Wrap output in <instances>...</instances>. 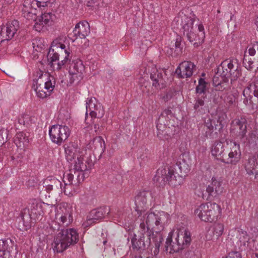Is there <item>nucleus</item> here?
Wrapping results in <instances>:
<instances>
[{"label":"nucleus","instance_id":"24","mask_svg":"<svg viewBox=\"0 0 258 258\" xmlns=\"http://www.w3.org/2000/svg\"><path fill=\"white\" fill-rule=\"evenodd\" d=\"M90 32V25L86 21L80 22L77 23L73 33L76 38L84 39L87 36Z\"/></svg>","mask_w":258,"mask_h":258},{"label":"nucleus","instance_id":"39","mask_svg":"<svg viewBox=\"0 0 258 258\" xmlns=\"http://www.w3.org/2000/svg\"><path fill=\"white\" fill-rule=\"evenodd\" d=\"M207 83L204 79L200 78L198 80V85L196 87V93L202 94L206 92Z\"/></svg>","mask_w":258,"mask_h":258},{"label":"nucleus","instance_id":"25","mask_svg":"<svg viewBox=\"0 0 258 258\" xmlns=\"http://www.w3.org/2000/svg\"><path fill=\"white\" fill-rule=\"evenodd\" d=\"M104 216L103 209H97L92 210L87 216V220L83 223L84 228L88 227L101 219Z\"/></svg>","mask_w":258,"mask_h":258},{"label":"nucleus","instance_id":"64","mask_svg":"<svg viewBox=\"0 0 258 258\" xmlns=\"http://www.w3.org/2000/svg\"><path fill=\"white\" fill-rule=\"evenodd\" d=\"M254 1L256 2L258 4V0H254Z\"/></svg>","mask_w":258,"mask_h":258},{"label":"nucleus","instance_id":"45","mask_svg":"<svg viewBox=\"0 0 258 258\" xmlns=\"http://www.w3.org/2000/svg\"><path fill=\"white\" fill-rule=\"evenodd\" d=\"M215 76L213 77V83L215 85H220L221 84V82L222 81H223L224 80V78H227L226 77H222L221 76L220 74H219L218 75L217 74V68L216 69H215Z\"/></svg>","mask_w":258,"mask_h":258},{"label":"nucleus","instance_id":"35","mask_svg":"<svg viewBox=\"0 0 258 258\" xmlns=\"http://www.w3.org/2000/svg\"><path fill=\"white\" fill-rule=\"evenodd\" d=\"M100 103L98 101V100L95 97H90L88 98L86 101V118L85 121L87 124H90V122H87V117L88 116V112H91L94 109V108L97 106L98 104Z\"/></svg>","mask_w":258,"mask_h":258},{"label":"nucleus","instance_id":"2","mask_svg":"<svg viewBox=\"0 0 258 258\" xmlns=\"http://www.w3.org/2000/svg\"><path fill=\"white\" fill-rule=\"evenodd\" d=\"M141 220L142 222L140 224V228L142 232H148L150 228H151L155 231V234L159 233L168 223L170 215L164 211H160L156 214L151 212L146 213Z\"/></svg>","mask_w":258,"mask_h":258},{"label":"nucleus","instance_id":"1","mask_svg":"<svg viewBox=\"0 0 258 258\" xmlns=\"http://www.w3.org/2000/svg\"><path fill=\"white\" fill-rule=\"evenodd\" d=\"M194 19L188 17L183 12H180L175 17L173 23H175L177 28L180 26L183 35L195 47H198L204 42L205 38L204 27L203 24L198 25L199 33L196 34L194 27Z\"/></svg>","mask_w":258,"mask_h":258},{"label":"nucleus","instance_id":"51","mask_svg":"<svg viewBox=\"0 0 258 258\" xmlns=\"http://www.w3.org/2000/svg\"><path fill=\"white\" fill-rule=\"evenodd\" d=\"M93 142L99 143L101 148L103 147L104 148L105 142L101 137H96L94 139Z\"/></svg>","mask_w":258,"mask_h":258},{"label":"nucleus","instance_id":"47","mask_svg":"<svg viewBox=\"0 0 258 258\" xmlns=\"http://www.w3.org/2000/svg\"><path fill=\"white\" fill-rule=\"evenodd\" d=\"M225 101L227 105H228L229 106H230L233 105L235 103V97L232 94L229 95L225 99Z\"/></svg>","mask_w":258,"mask_h":258},{"label":"nucleus","instance_id":"15","mask_svg":"<svg viewBox=\"0 0 258 258\" xmlns=\"http://www.w3.org/2000/svg\"><path fill=\"white\" fill-rule=\"evenodd\" d=\"M247 124V120L245 116L241 115L237 117L231 121L230 133L242 139L246 137Z\"/></svg>","mask_w":258,"mask_h":258},{"label":"nucleus","instance_id":"32","mask_svg":"<svg viewBox=\"0 0 258 258\" xmlns=\"http://www.w3.org/2000/svg\"><path fill=\"white\" fill-rule=\"evenodd\" d=\"M150 78L152 80V85L155 87L159 86L160 84L163 85L164 81L161 71L154 69L150 74Z\"/></svg>","mask_w":258,"mask_h":258},{"label":"nucleus","instance_id":"53","mask_svg":"<svg viewBox=\"0 0 258 258\" xmlns=\"http://www.w3.org/2000/svg\"><path fill=\"white\" fill-rule=\"evenodd\" d=\"M239 253L240 252L238 251H231L229 253L227 258H237Z\"/></svg>","mask_w":258,"mask_h":258},{"label":"nucleus","instance_id":"3","mask_svg":"<svg viewBox=\"0 0 258 258\" xmlns=\"http://www.w3.org/2000/svg\"><path fill=\"white\" fill-rule=\"evenodd\" d=\"M66 158L71 164L70 171H85L87 170L86 162H84L83 150L77 143L70 142L64 146Z\"/></svg>","mask_w":258,"mask_h":258},{"label":"nucleus","instance_id":"37","mask_svg":"<svg viewBox=\"0 0 258 258\" xmlns=\"http://www.w3.org/2000/svg\"><path fill=\"white\" fill-rule=\"evenodd\" d=\"M89 114L92 119L102 117L104 114V110L102 105L100 103L98 104Z\"/></svg>","mask_w":258,"mask_h":258},{"label":"nucleus","instance_id":"7","mask_svg":"<svg viewBox=\"0 0 258 258\" xmlns=\"http://www.w3.org/2000/svg\"><path fill=\"white\" fill-rule=\"evenodd\" d=\"M217 74L222 77L230 78L231 81L236 80L241 75L240 68L236 58L226 59L217 68Z\"/></svg>","mask_w":258,"mask_h":258},{"label":"nucleus","instance_id":"20","mask_svg":"<svg viewBox=\"0 0 258 258\" xmlns=\"http://www.w3.org/2000/svg\"><path fill=\"white\" fill-rule=\"evenodd\" d=\"M196 66L193 62L188 61L182 62L177 67L175 73L180 78L190 77L193 74Z\"/></svg>","mask_w":258,"mask_h":258},{"label":"nucleus","instance_id":"63","mask_svg":"<svg viewBox=\"0 0 258 258\" xmlns=\"http://www.w3.org/2000/svg\"><path fill=\"white\" fill-rule=\"evenodd\" d=\"M106 241H103V244H105L106 243Z\"/></svg>","mask_w":258,"mask_h":258},{"label":"nucleus","instance_id":"54","mask_svg":"<svg viewBox=\"0 0 258 258\" xmlns=\"http://www.w3.org/2000/svg\"><path fill=\"white\" fill-rule=\"evenodd\" d=\"M88 7H92L96 0H85Z\"/></svg>","mask_w":258,"mask_h":258},{"label":"nucleus","instance_id":"17","mask_svg":"<svg viewBox=\"0 0 258 258\" xmlns=\"http://www.w3.org/2000/svg\"><path fill=\"white\" fill-rule=\"evenodd\" d=\"M85 70V67L80 59L73 60L69 66V82L73 83L82 78V74Z\"/></svg>","mask_w":258,"mask_h":258},{"label":"nucleus","instance_id":"43","mask_svg":"<svg viewBox=\"0 0 258 258\" xmlns=\"http://www.w3.org/2000/svg\"><path fill=\"white\" fill-rule=\"evenodd\" d=\"M253 160H249L248 164L245 166V170L248 175L253 174V170L256 168Z\"/></svg>","mask_w":258,"mask_h":258},{"label":"nucleus","instance_id":"13","mask_svg":"<svg viewBox=\"0 0 258 258\" xmlns=\"http://www.w3.org/2000/svg\"><path fill=\"white\" fill-rule=\"evenodd\" d=\"M226 154L222 157V161L226 164L236 165L241 158V152L240 145L235 142L230 141L227 143Z\"/></svg>","mask_w":258,"mask_h":258},{"label":"nucleus","instance_id":"4","mask_svg":"<svg viewBox=\"0 0 258 258\" xmlns=\"http://www.w3.org/2000/svg\"><path fill=\"white\" fill-rule=\"evenodd\" d=\"M77 231L74 228L61 230L54 237L52 245L57 252H62L75 245L79 241Z\"/></svg>","mask_w":258,"mask_h":258},{"label":"nucleus","instance_id":"40","mask_svg":"<svg viewBox=\"0 0 258 258\" xmlns=\"http://www.w3.org/2000/svg\"><path fill=\"white\" fill-rule=\"evenodd\" d=\"M243 64L244 67L248 70H251L253 68V60L249 58V55H247L246 53L243 57Z\"/></svg>","mask_w":258,"mask_h":258},{"label":"nucleus","instance_id":"34","mask_svg":"<svg viewBox=\"0 0 258 258\" xmlns=\"http://www.w3.org/2000/svg\"><path fill=\"white\" fill-rule=\"evenodd\" d=\"M215 117L217 122V124H215V120H214L213 121V123L215 125V130L220 132L224 127L227 115L224 113L220 112L218 113Z\"/></svg>","mask_w":258,"mask_h":258},{"label":"nucleus","instance_id":"55","mask_svg":"<svg viewBox=\"0 0 258 258\" xmlns=\"http://www.w3.org/2000/svg\"><path fill=\"white\" fill-rule=\"evenodd\" d=\"M176 167H177L179 169L181 173L183 171L181 163H177L176 164Z\"/></svg>","mask_w":258,"mask_h":258},{"label":"nucleus","instance_id":"28","mask_svg":"<svg viewBox=\"0 0 258 258\" xmlns=\"http://www.w3.org/2000/svg\"><path fill=\"white\" fill-rule=\"evenodd\" d=\"M150 239L152 244L149 247L151 248V250H152V247H154L153 253L156 256L159 252L160 246L163 241V238L160 233L154 234V232H152L150 235Z\"/></svg>","mask_w":258,"mask_h":258},{"label":"nucleus","instance_id":"41","mask_svg":"<svg viewBox=\"0 0 258 258\" xmlns=\"http://www.w3.org/2000/svg\"><path fill=\"white\" fill-rule=\"evenodd\" d=\"M24 230H27L31 228V218L29 215H22L21 217Z\"/></svg>","mask_w":258,"mask_h":258},{"label":"nucleus","instance_id":"10","mask_svg":"<svg viewBox=\"0 0 258 258\" xmlns=\"http://www.w3.org/2000/svg\"><path fill=\"white\" fill-rule=\"evenodd\" d=\"M40 78L34 84V89L38 98L44 99L49 96L54 90L55 82L53 77L50 76L45 81Z\"/></svg>","mask_w":258,"mask_h":258},{"label":"nucleus","instance_id":"50","mask_svg":"<svg viewBox=\"0 0 258 258\" xmlns=\"http://www.w3.org/2000/svg\"><path fill=\"white\" fill-rule=\"evenodd\" d=\"M172 113L171 110L169 109H165L161 113L160 116L159 117V120H162V118H166L168 117V115H171Z\"/></svg>","mask_w":258,"mask_h":258},{"label":"nucleus","instance_id":"59","mask_svg":"<svg viewBox=\"0 0 258 258\" xmlns=\"http://www.w3.org/2000/svg\"><path fill=\"white\" fill-rule=\"evenodd\" d=\"M256 165H258V154L257 156V158L256 159Z\"/></svg>","mask_w":258,"mask_h":258},{"label":"nucleus","instance_id":"48","mask_svg":"<svg viewBox=\"0 0 258 258\" xmlns=\"http://www.w3.org/2000/svg\"><path fill=\"white\" fill-rule=\"evenodd\" d=\"M204 105V101L202 98H197L194 105V108L196 110H200V108Z\"/></svg>","mask_w":258,"mask_h":258},{"label":"nucleus","instance_id":"56","mask_svg":"<svg viewBox=\"0 0 258 258\" xmlns=\"http://www.w3.org/2000/svg\"><path fill=\"white\" fill-rule=\"evenodd\" d=\"M53 188V186L52 185H47L46 189L47 191H49L51 190Z\"/></svg>","mask_w":258,"mask_h":258},{"label":"nucleus","instance_id":"30","mask_svg":"<svg viewBox=\"0 0 258 258\" xmlns=\"http://www.w3.org/2000/svg\"><path fill=\"white\" fill-rule=\"evenodd\" d=\"M177 244L175 242V237L174 235V232L170 231L168 235V237L166 241L165 248L167 252L170 253H173L175 252H178L180 250H176L175 249L174 245Z\"/></svg>","mask_w":258,"mask_h":258},{"label":"nucleus","instance_id":"27","mask_svg":"<svg viewBox=\"0 0 258 258\" xmlns=\"http://www.w3.org/2000/svg\"><path fill=\"white\" fill-rule=\"evenodd\" d=\"M167 53L172 56L176 57L182 52L181 46V38L177 37L176 39L171 42L170 47L167 50Z\"/></svg>","mask_w":258,"mask_h":258},{"label":"nucleus","instance_id":"46","mask_svg":"<svg viewBox=\"0 0 258 258\" xmlns=\"http://www.w3.org/2000/svg\"><path fill=\"white\" fill-rule=\"evenodd\" d=\"M7 132L5 130H0V146L3 145L6 142Z\"/></svg>","mask_w":258,"mask_h":258},{"label":"nucleus","instance_id":"21","mask_svg":"<svg viewBox=\"0 0 258 258\" xmlns=\"http://www.w3.org/2000/svg\"><path fill=\"white\" fill-rule=\"evenodd\" d=\"M54 15L51 13H45L40 17L35 19L34 28L38 32H40L46 29L47 26L52 22Z\"/></svg>","mask_w":258,"mask_h":258},{"label":"nucleus","instance_id":"11","mask_svg":"<svg viewBox=\"0 0 258 258\" xmlns=\"http://www.w3.org/2000/svg\"><path fill=\"white\" fill-rule=\"evenodd\" d=\"M64 52L66 54L65 57L61 61H58L57 63V70H59L61 67L70 61L68 57L69 52L66 49V45L62 43H56L54 44V42L52 44L48 52L47 57L48 60H50L52 65L54 62L58 61L59 58V53Z\"/></svg>","mask_w":258,"mask_h":258},{"label":"nucleus","instance_id":"44","mask_svg":"<svg viewBox=\"0 0 258 258\" xmlns=\"http://www.w3.org/2000/svg\"><path fill=\"white\" fill-rule=\"evenodd\" d=\"M30 119V116L28 114H21L18 118V122L20 124H23L24 125L28 123Z\"/></svg>","mask_w":258,"mask_h":258},{"label":"nucleus","instance_id":"52","mask_svg":"<svg viewBox=\"0 0 258 258\" xmlns=\"http://www.w3.org/2000/svg\"><path fill=\"white\" fill-rule=\"evenodd\" d=\"M11 252L0 251V258H11Z\"/></svg>","mask_w":258,"mask_h":258},{"label":"nucleus","instance_id":"42","mask_svg":"<svg viewBox=\"0 0 258 258\" xmlns=\"http://www.w3.org/2000/svg\"><path fill=\"white\" fill-rule=\"evenodd\" d=\"M248 52L249 56H254L256 54V56L254 59L258 61V43L254 44L253 47H250L248 50Z\"/></svg>","mask_w":258,"mask_h":258},{"label":"nucleus","instance_id":"8","mask_svg":"<svg viewBox=\"0 0 258 258\" xmlns=\"http://www.w3.org/2000/svg\"><path fill=\"white\" fill-rule=\"evenodd\" d=\"M154 181L161 184L168 182L173 186H177L182 183L183 178L172 168H169L168 171L165 168H159L154 177Z\"/></svg>","mask_w":258,"mask_h":258},{"label":"nucleus","instance_id":"9","mask_svg":"<svg viewBox=\"0 0 258 258\" xmlns=\"http://www.w3.org/2000/svg\"><path fill=\"white\" fill-rule=\"evenodd\" d=\"M49 2L38 0H25L22 9L24 16L27 19L35 18V16L48 7Z\"/></svg>","mask_w":258,"mask_h":258},{"label":"nucleus","instance_id":"23","mask_svg":"<svg viewBox=\"0 0 258 258\" xmlns=\"http://www.w3.org/2000/svg\"><path fill=\"white\" fill-rule=\"evenodd\" d=\"M222 184V181L220 178L213 177L211 179V184L206 188V191L212 197L219 196L223 192L224 189Z\"/></svg>","mask_w":258,"mask_h":258},{"label":"nucleus","instance_id":"31","mask_svg":"<svg viewBox=\"0 0 258 258\" xmlns=\"http://www.w3.org/2000/svg\"><path fill=\"white\" fill-rule=\"evenodd\" d=\"M29 139L24 132L18 133L15 138V143L17 147L25 148L28 146Z\"/></svg>","mask_w":258,"mask_h":258},{"label":"nucleus","instance_id":"57","mask_svg":"<svg viewBox=\"0 0 258 258\" xmlns=\"http://www.w3.org/2000/svg\"><path fill=\"white\" fill-rule=\"evenodd\" d=\"M254 178L258 179V172H256L254 176Z\"/></svg>","mask_w":258,"mask_h":258},{"label":"nucleus","instance_id":"16","mask_svg":"<svg viewBox=\"0 0 258 258\" xmlns=\"http://www.w3.org/2000/svg\"><path fill=\"white\" fill-rule=\"evenodd\" d=\"M174 235L175 242L177 243L174 247L176 250H181L189 245L191 240V234L186 228L177 229Z\"/></svg>","mask_w":258,"mask_h":258},{"label":"nucleus","instance_id":"14","mask_svg":"<svg viewBox=\"0 0 258 258\" xmlns=\"http://www.w3.org/2000/svg\"><path fill=\"white\" fill-rule=\"evenodd\" d=\"M71 131L66 125L56 124L52 125L49 130V135L51 141L60 145L70 136Z\"/></svg>","mask_w":258,"mask_h":258},{"label":"nucleus","instance_id":"22","mask_svg":"<svg viewBox=\"0 0 258 258\" xmlns=\"http://www.w3.org/2000/svg\"><path fill=\"white\" fill-rule=\"evenodd\" d=\"M149 194L147 191L140 192L135 198L136 211L139 215H142L148 209V197Z\"/></svg>","mask_w":258,"mask_h":258},{"label":"nucleus","instance_id":"33","mask_svg":"<svg viewBox=\"0 0 258 258\" xmlns=\"http://www.w3.org/2000/svg\"><path fill=\"white\" fill-rule=\"evenodd\" d=\"M224 150L223 144L220 142H217L212 147L211 153L213 156L217 157V159L222 161Z\"/></svg>","mask_w":258,"mask_h":258},{"label":"nucleus","instance_id":"58","mask_svg":"<svg viewBox=\"0 0 258 258\" xmlns=\"http://www.w3.org/2000/svg\"><path fill=\"white\" fill-rule=\"evenodd\" d=\"M55 180V182L56 183H58V184H59L60 185H61V183H60V182L59 180Z\"/></svg>","mask_w":258,"mask_h":258},{"label":"nucleus","instance_id":"6","mask_svg":"<svg viewBox=\"0 0 258 258\" xmlns=\"http://www.w3.org/2000/svg\"><path fill=\"white\" fill-rule=\"evenodd\" d=\"M221 212L220 206L211 202L201 204L195 211V214L205 222H212L217 219Z\"/></svg>","mask_w":258,"mask_h":258},{"label":"nucleus","instance_id":"62","mask_svg":"<svg viewBox=\"0 0 258 258\" xmlns=\"http://www.w3.org/2000/svg\"><path fill=\"white\" fill-rule=\"evenodd\" d=\"M249 136H255V135H254L253 133H250V134H249Z\"/></svg>","mask_w":258,"mask_h":258},{"label":"nucleus","instance_id":"38","mask_svg":"<svg viewBox=\"0 0 258 258\" xmlns=\"http://www.w3.org/2000/svg\"><path fill=\"white\" fill-rule=\"evenodd\" d=\"M160 121H161V120H159V118L156 124V127L158 131L157 136L160 139H163L164 138L167 139L165 137V134H164V132L166 128V124L164 123L163 124L160 123Z\"/></svg>","mask_w":258,"mask_h":258},{"label":"nucleus","instance_id":"60","mask_svg":"<svg viewBox=\"0 0 258 258\" xmlns=\"http://www.w3.org/2000/svg\"><path fill=\"white\" fill-rule=\"evenodd\" d=\"M237 258H242V256L240 253H239V255L237 256Z\"/></svg>","mask_w":258,"mask_h":258},{"label":"nucleus","instance_id":"12","mask_svg":"<svg viewBox=\"0 0 258 258\" xmlns=\"http://www.w3.org/2000/svg\"><path fill=\"white\" fill-rule=\"evenodd\" d=\"M55 220L60 226L70 225L73 221L72 206L67 203H61L55 214Z\"/></svg>","mask_w":258,"mask_h":258},{"label":"nucleus","instance_id":"36","mask_svg":"<svg viewBox=\"0 0 258 258\" xmlns=\"http://www.w3.org/2000/svg\"><path fill=\"white\" fill-rule=\"evenodd\" d=\"M14 242L11 239L0 240V251L11 252L14 248Z\"/></svg>","mask_w":258,"mask_h":258},{"label":"nucleus","instance_id":"29","mask_svg":"<svg viewBox=\"0 0 258 258\" xmlns=\"http://www.w3.org/2000/svg\"><path fill=\"white\" fill-rule=\"evenodd\" d=\"M237 238L238 239L237 244L241 250H245L246 247L248 245V241L249 236L245 231H237Z\"/></svg>","mask_w":258,"mask_h":258},{"label":"nucleus","instance_id":"26","mask_svg":"<svg viewBox=\"0 0 258 258\" xmlns=\"http://www.w3.org/2000/svg\"><path fill=\"white\" fill-rule=\"evenodd\" d=\"M224 225L223 223L220 222H215L211 227V231L212 235L208 233L206 237L207 240H210L215 237L216 239H218L224 233Z\"/></svg>","mask_w":258,"mask_h":258},{"label":"nucleus","instance_id":"61","mask_svg":"<svg viewBox=\"0 0 258 258\" xmlns=\"http://www.w3.org/2000/svg\"><path fill=\"white\" fill-rule=\"evenodd\" d=\"M212 120H215V124H217V122L216 121V119H215V117H214L213 119H211Z\"/></svg>","mask_w":258,"mask_h":258},{"label":"nucleus","instance_id":"19","mask_svg":"<svg viewBox=\"0 0 258 258\" xmlns=\"http://www.w3.org/2000/svg\"><path fill=\"white\" fill-rule=\"evenodd\" d=\"M19 28V23L17 20L9 22L3 26L0 31V41L11 39Z\"/></svg>","mask_w":258,"mask_h":258},{"label":"nucleus","instance_id":"49","mask_svg":"<svg viewBox=\"0 0 258 258\" xmlns=\"http://www.w3.org/2000/svg\"><path fill=\"white\" fill-rule=\"evenodd\" d=\"M214 120H212L211 119H208L206 121H205V126L210 130L213 131L215 130V125L213 123V121Z\"/></svg>","mask_w":258,"mask_h":258},{"label":"nucleus","instance_id":"18","mask_svg":"<svg viewBox=\"0 0 258 258\" xmlns=\"http://www.w3.org/2000/svg\"><path fill=\"white\" fill-rule=\"evenodd\" d=\"M141 232L143 236H141L139 239H137L136 235L135 234L131 236L132 247L133 249L137 250H144L146 248H149L152 244L150 239V235H151L152 233L151 232L144 233L142 231Z\"/></svg>","mask_w":258,"mask_h":258},{"label":"nucleus","instance_id":"5","mask_svg":"<svg viewBox=\"0 0 258 258\" xmlns=\"http://www.w3.org/2000/svg\"><path fill=\"white\" fill-rule=\"evenodd\" d=\"M85 171H75L66 173L63 175V192L66 195L72 196L77 190L79 184L84 180Z\"/></svg>","mask_w":258,"mask_h":258}]
</instances>
